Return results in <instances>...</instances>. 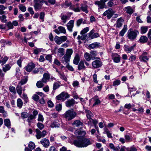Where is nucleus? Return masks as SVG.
Segmentation results:
<instances>
[{"mask_svg":"<svg viewBox=\"0 0 151 151\" xmlns=\"http://www.w3.org/2000/svg\"><path fill=\"white\" fill-rule=\"evenodd\" d=\"M93 142V141L91 138L82 137L75 139L73 143L76 147L82 148L86 147L92 144Z\"/></svg>","mask_w":151,"mask_h":151,"instance_id":"nucleus-1","label":"nucleus"},{"mask_svg":"<svg viewBox=\"0 0 151 151\" xmlns=\"http://www.w3.org/2000/svg\"><path fill=\"white\" fill-rule=\"evenodd\" d=\"M76 115V112L74 111L73 109L68 110L63 114V117L68 121L73 119Z\"/></svg>","mask_w":151,"mask_h":151,"instance_id":"nucleus-2","label":"nucleus"},{"mask_svg":"<svg viewBox=\"0 0 151 151\" xmlns=\"http://www.w3.org/2000/svg\"><path fill=\"white\" fill-rule=\"evenodd\" d=\"M139 33L138 31L137 30H133L129 29L127 33V37L130 40H133L136 39Z\"/></svg>","mask_w":151,"mask_h":151,"instance_id":"nucleus-3","label":"nucleus"},{"mask_svg":"<svg viewBox=\"0 0 151 151\" xmlns=\"http://www.w3.org/2000/svg\"><path fill=\"white\" fill-rule=\"evenodd\" d=\"M64 5L66 6V7H69V9L74 11L75 12H80V9L79 7H75V5L72 4V3L70 2L66 1H65L64 3Z\"/></svg>","mask_w":151,"mask_h":151,"instance_id":"nucleus-4","label":"nucleus"},{"mask_svg":"<svg viewBox=\"0 0 151 151\" xmlns=\"http://www.w3.org/2000/svg\"><path fill=\"white\" fill-rule=\"evenodd\" d=\"M108 0H100L99 1H95L94 4L95 5H98V10L99 9H103L105 6V3L108 1ZM109 1H113L114 0H109Z\"/></svg>","mask_w":151,"mask_h":151,"instance_id":"nucleus-5","label":"nucleus"},{"mask_svg":"<svg viewBox=\"0 0 151 151\" xmlns=\"http://www.w3.org/2000/svg\"><path fill=\"white\" fill-rule=\"evenodd\" d=\"M86 132L85 131H82L77 129L75 131L74 134L77 139H80L81 138L84 137L86 134Z\"/></svg>","mask_w":151,"mask_h":151,"instance_id":"nucleus-6","label":"nucleus"},{"mask_svg":"<svg viewBox=\"0 0 151 151\" xmlns=\"http://www.w3.org/2000/svg\"><path fill=\"white\" fill-rule=\"evenodd\" d=\"M69 96L67 93L63 92L61 93L60 94L56 96V99L58 100H61L62 101H64L66 99L69 98Z\"/></svg>","mask_w":151,"mask_h":151,"instance_id":"nucleus-7","label":"nucleus"},{"mask_svg":"<svg viewBox=\"0 0 151 151\" xmlns=\"http://www.w3.org/2000/svg\"><path fill=\"white\" fill-rule=\"evenodd\" d=\"M35 131L36 133V136L38 139L44 137L46 135L47 133L46 131L44 130L41 132L38 129H36Z\"/></svg>","mask_w":151,"mask_h":151,"instance_id":"nucleus-8","label":"nucleus"},{"mask_svg":"<svg viewBox=\"0 0 151 151\" xmlns=\"http://www.w3.org/2000/svg\"><path fill=\"white\" fill-rule=\"evenodd\" d=\"M114 12L111 9H109L106 11L103 14V16H106L108 19H110L114 14Z\"/></svg>","mask_w":151,"mask_h":151,"instance_id":"nucleus-9","label":"nucleus"},{"mask_svg":"<svg viewBox=\"0 0 151 151\" xmlns=\"http://www.w3.org/2000/svg\"><path fill=\"white\" fill-rule=\"evenodd\" d=\"M34 6L35 9L36 11H38L40 10L42 7V4L40 3V0H34Z\"/></svg>","mask_w":151,"mask_h":151,"instance_id":"nucleus-10","label":"nucleus"},{"mask_svg":"<svg viewBox=\"0 0 151 151\" xmlns=\"http://www.w3.org/2000/svg\"><path fill=\"white\" fill-rule=\"evenodd\" d=\"M102 62L99 60H96L92 63V65L93 68H97L100 67L102 66Z\"/></svg>","mask_w":151,"mask_h":151,"instance_id":"nucleus-11","label":"nucleus"},{"mask_svg":"<svg viewBox=\"0 0 151 151\" xmlns=\"http://www.w3.org/2000/svg\"><path fill=\"white\" fill-rule=\"evenodd\" d=\"M95 30L92 29L88 34L89 37L91 39L96 38L99 37V34L97 32L95 33Z\"/></svg>","mask_w":151,"mask_h":151,"instance_id":"nucleus-12","label":"nucleus"},{"mask_svg":"<svg viewBox=\"0 0 151 151\" xmlns=\"http://www.w3.org/2000/svg\"><path fill=\"white\" fill-rule=\"evenodd\" d=\"M40 143L45 147L47 148L50 145V142L49 140L46 138L42 139L40 141Z\"/></svg>","mask_w":151,"mask_h":151,"instance_id":"nucleus-13","label":"nucleus"},{"mask_svg":"<svg viewBox=\"0 0 151 151\" xmlns=\"http://www.w3.org/2000/svg\"><path fill=\"white\" fill-rule=\"evenodd\" d=\"M54 31L57 34H59L60 33H63L65 34L66 33V30L65 28L62 26L58 27V29H55Z\"/></svg>","mask_w":151,"mask_h":151,"instance_id":"nucleus-14","label":"nucleus"},{"mask_svg":"<svg viewBox=\"0 0 151 151\" xmlns=\"http://www.w3.org/2000/svg\"><path fill=\"white\" fill-rule=\"evenodd\" d=\"M72 125L74 127H75L78 128H82L83 124V123L81 122L80 120L77 119L74 121L72 124Z\"/></svg>","mask_w":151,"mask_h":151,"instance_id":"nucleus-15","label":"nucleus"},{"mask_svg":"<svg viewBox=\"0 0 151 151\" xmlns=\"http://www.w3.org/2000/svg\"><path fill=\"white\" fill-rule=\"evenodd\" d=\"M112 59L114 62L116 63H119L120 60V57L117 53H114L112 54Z\"/></svg>","mask_w":151,"mask_h":151,"instance_id":"nucleus-16","label":"nucleus"},{"mask_svg":"<svg viewBox=\"0 0 151 151\" xmlns=\"http://www.w3.org/2000/svg\"><path fill=\"white\" fill-rule=\"evenodd\" d=\"M35 67V64L33 63H30L25 67L26 70L28 72H30Z\"/></svg>","mask_w":151,"mask_h":151,"instance_id":"nucleus-17","label":"nucleus"},{"mask_svg":"<svg viewBox=\"0 0 151 151\" xmlns=\"http://www.w3.org/2000/svg\"><path fill=\"white\" fill-rule=\"evenodd\" d=\"M74 21L73 20H70L66 24L68 29L70 32L73 31V28L74 26Z\"/></svg>","mask_w":151,"mask_h":151,"instance_id":"nucleus-18","label":"nucleus"},{"mask_svg":"<svg viewBox=\"0 0 151 151\" xmlns=\"http://www.w3.org/2000/svg\"><path fill=\"white\" fill-rule=\"evenodd\" d=\"M50 74L47 73H45L43 75V77L41 80L44 83H46L49 81Z\"/></svg>","mask_w":151,"mask_h":151,"instance_id":"nucleus-19","label":"nucleus"},{"mask_svg":"<svg viewBox=\"0 0 151 151\" xmlns=\"http://www.w3.org/2000/svg\"><path fill=\"white\" fill-rule=\"evenodd\" d=\"M124 21V20L121 17L119 18L115 24L116 28H119L122 27Z\"/></svg>","mask_w":151,"mask_h":151,"instance_id":"nucleus-20","label":"nucleus"},{"mask_svg":"<svg viewBox=\"0 0 151 151\" xmlns=\"http://www.w3.org/2000/svg\"><path fill=\"white\" fill-rule=\"evenodd\" d=\"M88 47L90 49H93L101 47V45L100 43L96 42L90 44Z\"/></svg>","mask_w":151,"mask_h":151,"instance_id":"nucleus-21","label":"nucleus"},{"mask_svg":"<svg viewBox=\"0 0 151 151\" xmlns=\"http://www.w3.org/2000/svg\"><path fill=\"white\" fill-rule=\"evenodd\" d=\"M124 11L128 14L131 15L134 12V10L130 6H128L124 8Z\"/></svg>","mask_w":151,"mask_h":151,"instance_id":"nucleus-22","label":"nucleus"},{"mask_svg":"<svg viewBox=\"0 0 151 151\" xmlns=\"http://www.w3.org/2000/svg\"><path fill=\"white\" fill-rule=\"evenodd\" d=\"M78 65V69L79 70H83L86 68L84 65V61L83 60L81 61Z\"/></svg>","mask_w":151,"mask_h":151,"instance_id":"nucleus-23","label":"nucleus"},{"mask_svg":"<svg viewBox=\"0 0 151 151\" xmlns=\"http://www.w3.org/2000/svg\"><path fill=\"white\" fill-rule=\"evenodd\" d=\"M147 53L146 52H144L140 57L139 58L142 59L143 61L147 62L149 60V58L147 56Z\"/></svg>","mask_w":151,"mask_h":151,"instance_id":"nucleus-24","label":"nucleus"},{"mask_svg":"<svg viewBox=\"0 0 151 151\" xmlns=\"http://www.w3.org/2000/svg\"><path fill=\"white\" fill-rule=\"evenodd\" d=\"M70 58L67 56L66 55H65L62 58L61 60V62L63 63H66L68 64L70 60Z\"/></svg>","mask_w":151,"mask_h":151,"instance_id":"nucleus-25","label":"nucleus"},{"mask_svg":"<svg viewBox=\"0 0 151 151\" xmlns=\"http://www.w3.org/2000/svg\"><path fill=\"white\" fill-rule=\"evenodd\" d=\"M88 6L87 5L82 4L81 5V7L79 9L80 10H81L83 12L87 14L88 12Z\"/></svg>","mask_w":151,"mask_h":151,"instance_id":"nucleus-26","label":"nucleus"},{"mask_svg":"<svg viewBox=\"0 0 151 151\" xmlns=\"http://www.w3.org/2000/svg\"><path fill=\"white\" fill-rule=\"evenodd\" d=\"M135 46V45H134L129 47L127 45H124V50L127 52H130L134 50Z\"/></svg>","mask_w":151,"mask_h":151,"instance_id":"nucleus-27","label":"nucleus"},{"mask_svg":"<svg viewBox=\"0 0 151 151\" xmlns=\"http://www.w3.org/2000/svg\"><path fill=\"white\" fill-rule=\"evenodd\" d=\"M127 30V26L126 24H124V27L122 30L120 32L119 36L123 37L124 36V34L126 32Z\"/></svg>","mask_w":151,"mask_h":151,"instance_id":"nucleus-28","label":"nucleus"},{"mask_svg":"<svg viewBox=\"0 0 151 151\" xmlns=\"http://www.w3.org/2000/svg\"><path fill=\"white\" fill-rule=\"evenodd\" d=\"M75 104V100L72 99L67 101L65 102L66 106L67 107H70L72 106Z\"/></svg>","mask_w":151,"mask_h":151,"instance_id":"nucleus-29","label":"nucleus"},{"mask_svg":"<svg viewBox=\"0 0 151 151\" xmlns=\"http://www.w3.org/2000/svg\"><path fill=\"white\" fill-rule=\"evenodd\" d=\"M59 121L58 120H55L50 125V127L52 128L58 127L60 126Z\"/></svg>","mask_w":151,"mask_h":151,"instance_id":"nucleus-30","label":"nucleus"},{"mask_svg":"<svg viewBox=\"0 0 151 151\" xmlns=\"http://www.w3.org/2000/svg\"><path fill=\"white\" fill-rule=\"evenodd\" d=\"M21 86V85L18 84L16 87L17 93L20 96H21L22 95L23 90V88Z\"/></svg>","mask_w":151,"mask_h":151,"instance_id":"nucleus-31","label":"nucleus"},{"mask_svg":"<svg viewBox=\"0 0 151 151\" xmlns=\"http://www.w3.org/2000/svg\"><path fill=\"white\" fill-rule=\"evenodd\" d=\"M85 112L88 119H91V117L93 116V113L90 111L88 110H86Z\"/></svg>","mask_w":151,"mask_h":151,"instance_id":"nucleus-32","label":"nucleus"},{"mask_svg":"<svg viewBox=\"0 0 151 151\" xmlns=\"http://www.w3.org/2000/svg\"><path fill=\"white\" fill-rule=\"evenodd\" d=\"M80 60V57L78 54H76L75 57L73 60V63L76 65H77L79 63Z\"/></svg>","mask_w":151,"mask_h":151,"instance_id":"nucleus-33","label":"nucleus"},{"mask_svg":"<svg viewBox=\"0 0 151 151\" xmlns=\"http://www.w3.org/2000/svg\"><path fill=\"white\" fill-rule=\"evenodd\" d=\"M84 57L86 60L87 61H89L92 59L93 60L92 58L91 55L87 52H86L85 53L84 55Z\"/></svg>","mask_w":151,"mask_h":151,"instance_id":"nucleus-34","label":"nucleus"},{"mask_svg":"<svg viewBox=\"0 0 151 151\" xmlns=\"http://www.w3.org/2000/svg\"><path fill=\"white\" fill-rule=\"evenodd\" d=\"M4 124L5 126H6L8 128H10L11 126V122L10 120L9 119H6L4 120Z\"/></svg>","mask_w":151,"mask_h":151,"instance_id":"nucleus-35","label":"nucleus"},{"mask_svg":"<svg viewBox=\"0 0 151 151\" xmlns=\"http://www.w3.org/2000/svg\"><path fill=\"white\" fill-rule=\"evenodd\" d=\"M11 67V66L10 65L7 64L5 65L4 67L3 68V71L6 73L7 71L9 70Z\"/></svg>","mask_w":151,"mask_h":151,"instance_id":"nucleus-36","label":"nucleus"},{"mask_svg":"<svg viewBox=\"0 0 151 151\" xmlns=\"http://www.w3.org/2000/svg\"><path fill=\"white\" fill-rule=\"evenodd\" d=\"M28 81V77L26 76L24 78L22 79L21 80L19 81V83H18L21 86H22L25 84Z\"/></svg>","mask_w":151,"mask_h":151,"instance_id":"nucleus-37","label":"nucleus"},{"mask_svg":"<svg viewBox=\"0 0 151 151\" xmlns=\"http://www.w3.org/2000/svg\"><path fill=\"white\" fill-rule=\"evenodd\" d=\"M58 53L59 56H61L65 54L64 49L63 48H59L58 50Z\"/></svg>","mask_w":151,"mask_h":151,"instance_id":"nucleus-38","label":"nucleus"},{"mask_svg":"<svg viewBox=\"0 0 151 151\" xmlns=\"http://www.w3.org/2000/svg\"><path fill=\"white\" fill-rule=\"evenodd\" d=\"M60 17H61L62 22L64 23H66L68 18V16L62 13Z\"/></svg>","mask_w":151,"mask_h":151,"instance_id":"nucleus-39","label":"nucleus"},{"mask_svg":"<svg viewBox=\"0 0 151 151\" xmlns=\"http://www.w3.org/2000/svg\"><path fill=\"white\" fill-rule=\"evenodd\" d=\"M54 41L55 43L58 45H60L62 43L60 37L56 36L54 38Z\"/></svg>","mask_w":151,"mask_h":151,"instance_id":"nucleus-40","label":"nucleus"},{"mask_svg":"<svg viewBox=\"0 0 151 151\" xmlns=\"http://www.w3.org/2000/svg\"><path fill=\"white\" fill-rule=\"evenodd\" d=\"M148 40L147 38L145 36H142L140 39L139 41L141 43H144L146 42Z\"/></svg>","mask_w":151,"mask_h":151,"instance_id":"nucleus-41","label":"nucleus"},{"mask_svg":"<svg viewBox=\"0 0 151 151\" xmlns=\"http://www.w3.org/2000/svg\"><path fill=\"white\" fill-rule=\"evenodd\" d=\"M44 83L42 82V81H39L36 83V85L37 87L39 88H42L44 86Z\"/></svg>","mask_w":151,"mask_h":151,"instance_id":"nucleus-42","label":"nucleus"},{"mask_svg":"<svg viewBox=\"0 0 151 151\" xmlns=\"http://www.w3.org/2000/svg\"><path fill=\"white\" fill-rule=\"evenodd\" d=\"M148 28L147 26H142L141 28V33L143 34L146 33L147 31Z\"/></svg>","mask_w":151,"mask_h":151,"instance_id":"nucleus-43","label":"nucleus"},{"mask_svg":"<svg viewBox=\"0 0 151 151\" xmlns=\"http://www.w3.org/2000/svg\"><path fill=\"white\" fill-rule=\"evenodd\" d=\"M17 106L19 108H21L23 105V102L20 99H18L17 101Z\"/></svg>","mask_w":151,"mask_h":151,"instance_id":"nucleus-44","label":"nucleus"},{"mask_svg":"<svg viewBox=\"0 0 151 151\" xmlns=\"http://www.w3.org/2000/svg\"><path fill=\"white\" fill-rule=\"evenodd\" d=\"M73 53V50L71 49H67L66 50V53L65 55L70 58L71 55Z\"/></svg>","mask_w":151,"mask_h":151,"instance_id":"nucleus-45","label":"nucleus"},{"mask_svg":"<svg viewBox=\"0 0 151 151\" xmlns=\"http://www.w3.org/2000/svg\"><path fill=\"white\" fill-rule=\"evenodd\" d=\"M32 114H31L30 115L35 119L37 115L38 114V111L37 110L34 109H32Z\"/></svg>","mask_w":151,"mask_h":151,"instance_id":"nucleus-46","label":"nucleus"},{"mask_svg":"<svg viewBox=\"0 0 151 151\" xmlns=\"http://www.w3.org/2000/svg\"><path fill=\"white\" fill-rule=\"evenodd\" d=\"M8 59V57L6 56H5L2 60L0 59V63H1L2 65H3L6 63Z\"/></svg>","mask_w":151,"mask_h":151,"instance_id":"nucleus-47","label":"nucleus"},{"mask_svg":"<svg viewBox=\"0 0 151 151\" xmlns=\"http://www.w3.org/2000/svg\"><path fill=\"white\" fill-rule=\"evenodd\" d=\"M27 118V122L29 123V125L30 126L31 123L32 122V120L35 119V118L30 115H29Z\"/></svg>","mask_w":151,"mask_h":151,"instance_id":"nucleus-48","label":"nucleus"},{"mask_svg":"<svg viewBox=\"0 0 151 151\" xmlns=\"http://www.w3.org/2000/svg\"><path fill=\"white\" fill-rule=\"evenodd\" d=\"M9 89L10 92L13 93L15 94L16 93V89L15 87L12 86H10L9 87Z\"/></svg>","mask_w":151,"mask_h":151,"instance_id":"nucleus-49","label":"nucleus"},{"mask_svg":"<svg viewBox=\"0 0 151 151\" xmlns=\"http://www.w3.org/2000/svg\"><path fill=\"white\" fill-rule=\"evenodd\" d=\"M6 17L4 15H3L1 16H0V20H1L2 22L4 23H6L7 22V20L6 19Z\"/></svg>","mask_w":151,"mask_h":151,"instance_id":"nucleus-50","label":"nucleus"},{"mask_svg":"<svg viewBox=\"0 0 151 151\" xmlns=\"http://www.w3.org/2000/svg\"><path fill=\"white\" fill-rule=\"evenodd\" d=\"M4 6L3 5H0V14L3 15L5 14V12L4 11Z\"/></svg>","mask_w":151,"mask_h":151,"instance_id":"nucleus-51","label":"nucleus"},{"mask_svg":"<svg viewBox=\"0 0 151 151\" xmlns=\"http://www.w3.org/2000/svg\"><path fill=\"white\" fill-rule=\"evenodd\" d=\"M28 147L31 150L34 149L35 148V143L32 142H30L28 145Z\"/></svg>","mask_w":151,"mask_h":151,"instance_id":"nucleus-52","label":"nucleus"},{"mask_svg":"<svg viewBox=\"0 0 151 151\" xmlns=\"http://www.w3.org/2000/svg\"><path fill=\"white\" fill-rule=\"evenodd\" d=\"M44 118L41 113H40L38 114L37 120L38 121L43 122Z\"/></svg>","mask_w":151,"mask_h":151,"instance_id":"nucleus-53","label":"nucleus"},{"mask_svg":"<svg viewBox=\"0 0 151 151\" xmlns=\"http://www.w3.org/2000/svg\"><path fill=\"white\" fill-rule=\"evenodd\" d=\"M21 117L23 119H24L27 118L28 117V113L26 112H23L21 114Z\"/></svg>","mask_w":151,"mask_h":151,"instance_id":"nucleus-54","label":"nucleus"},{"mask_svg":"<svg viewBox=\"0 0 151 151\" xmlns=\"http://www.w3.org/2000/svg\"><path fill=\"white\" fill-rule=\"evenodd\" d=\"M126 149L127 151H137V149L134 146L130 147V148H126Z\"/></svg>","mask_w":151,"mask_h":151,"instance_id":"nucleus-55","label":"nucleus"},{"mask_svg":"<svg viewBox=\"0 0 151 151\" xmlns=\"http://www.w3.org/2000/svg\"><path fill=\"white\" fill-rule=\"evenodd\" d=\"M37 127L40 130H42L44 127L43 124L41 123L38 122L37 124Z\"/></svg>","mask_w":151,"mask_h":151,"instance_id":"nucleus-56","label":"nucleus"},{"mask_svg":"<svg viewBox=\"0 0 151 151\" xmlns=\"http://www.w3.org/2000/svg\"><path fill=\"white\" fill-rule=\"evenodd\" d=\"M89 30V28L88 27H86L83 29L81 32V34L82 35H84L87 33Z\"/></svg>","mask_w":151,"mask_h":151,"instance_id":"nucleus-57","label":"nucleus"},{"mask_svg":"<svg viewBox=\"0 0 151 151\" xmlns=\"http://www.w3.org/2000/svg\"><path fill=\"white\" fill-rule=\"evenodd\" d=\"M62 108V106L61 104H59L56 105L55 106V109L56 110L59 111L61 110Z\"/></svg>","mask_w":151,"mask_h":151,"instance_id":"nucleus-58","label":"nucleus"},{"mask_svg":"<svg viewBox=\"0 0 151 151\" xmlns=\"http://www.w3.org/2000/svg\"><path fill=\"white\" fill-rule=\"evenodd\" d=\"M24 100L26 103H27L28 101V99L27 94L23 93L22 98Z\"/></svg>","mask_w":151,"mask_h":151,"instance_id":"nucleus-59","label":"nucleus"},{"mask_svg":"<svg viewBox=\"0 0 151 151\" xmlns=\"http://www.w3.org/2000/svg\"><path fill=\"white\" fill-rule=\"evenodd\" d=\"M32 99L36 101H37L39 100L40 98L38 94H34L32 96Z\"/></svg>","mask_w":151,"mask_h":151,"instance_id":"nucleus-60","label":"nucleus"},{"mask_svg":"<svg viewBox=\"0 0 151 151\" xmlns=\"http://www.w3.org/2000/svg\"><path fill=\"white\" fill-rule=\"evenodd\" d=\"M19 9L22 12H25L26 10V8L24 6L21 4L19 6Z\"/></svg>","mask_w":151,"mask_h":151,"instance_id":"nucleus-61","label":"nucleus"},{"mask_svg":"<svg viewBox=\"0 0 151 151\" xmlns=\"http://www.w3.org/2000/svg\"><path fill=\"white\" fill-rule=\"evenodd\" d=\"M120 83L121 81L119 80H117L116 81H114L113 82V86H118L120 84Z\"/></svg>","mask_w":151,"mask_h":151,"instance_id":"nucleus-62","label":"nucleus"},{"mask_svg":"<svg viewBox=\"0 0 151 151\" xmlns=\"http://www.w3.org/2000/svg\"><path fill=\"white\" fill-rule=\"evenodd\" d=\"M72 85L74 88L78 87L79 85V82L77 81H74L73 82Z\"/></svg>","mask_w":151,"mask_h":151,"instance_id":"nucleus-63","label":"nucleus"},{"mask_svg":"<svg viewBox=\"0 0 151 151\" xmlns=\"http://www.w3.org/2000/svg\"><path fill=\"white\" fill-rule=\"evenodd\" d=\"M6 25L9 29H12L13 28V26L11 22H9L6 24Z\"/></svg>","mask_w":151,"mask_h":151,"instance_id":"nucleus-64","label":"nucleus"}]
</instances>
